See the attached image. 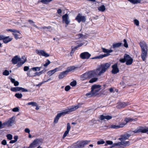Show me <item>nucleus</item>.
<instances>
[{"instance_id":"nucleus-48","label":"nucleus","mask_w":148,"mask_h":148,"mask_svg":"<svg viewBox=\"0 0 148 148\" xmlns=\"http://www.w3.org/2000/svg\"><path fill=\"white\" fill-rule=\"evenodd\" d=\"M110 127L113 129H119L118 125H111Z\"/></svg>"},{"instance_id":"nucleus-12","label":"nucleus","mask_w":148,"mask_h":148,"mask_svg":"<svg viewBox=\"0 0 148 148\" xmlns=\"http://www.w3.org/2000/svg\"><path fill=\"white\" fill-rule=\"evenodd\" d=\"M36 52L40 56H42L45 57H47L49 56V55L46 52L43 50L37 49L36 50Z\"/></svg>"},{"instance_id":"nucleus-1","label":"nucleus","mask_w":148,"mask_h":148,"mask_svg":"<svg viewBox=\"0 0 148 148\" xmlns=\"http://www.w3.org/2000/svg\"><path fill=\"white\" fill-rule=\"evenodd\" d=\"M139 44L142 51L141 55V58L143 61H145L148 52V47L147 44L144 41L140 42Z\"/></svg>"},{"instance_id":"nucleus-42","label":"nucleus","mask_w":148,"mask_h":148,"mask_svg":"<svg viewBox=\"0 0 148 148\" xmlns=\"http://www.w3.org/2000/svg\"><path fill=\"white\" fill-rule=\"evenodd\" d=\"M89 123L90 125H92L93 124H94L97 123V120L94 119H92L91 121H90L89 122Z\"/></svg>"},{"instance_id":"nucleus-58","label":"nucleus","mask_w":148,"mask_h":148,"mask_svg":"<svg viewBox=\"0 0 148 148\" xmlns=\"http://www.w3.org/2000/svg\"><path fill=\"white\" fill-rule=\"evenodd\" d=\"M21 90L23 92H27L28 91L27 89H25L24 88H23L22 87H21Z\"/></svg>"},{"instance_id":"nucleus-37","label":"nucleus","mask_w":148,"mask_h":148,"mask_svg":"<svg viewBox=\"0 0 148 148\" xmlns=\"http://www.w3.org/2000/svg\"><path fill=\"white\" fill-rule=\"evenodd\" d=\"M75 69V68L74 66H71L70 67H68L66 71H67L68 72V73H69L70 71L74 70Z\"/></svg>"},{"instance_id":"nucleus-39","label":"nucleus","mask_w":148,"mask_h":148,"mask_svg":"<svg viewBox=\"0 0 148 148\" xmlns=\"http://www.w3.org/2000/svg\"><path fill=\"white\" fill-rule=\"evenodd\" d=\"M7 31L8 32L10 31L11 32H13L14 33L15 32H18V33L19 34V32L18 31L16 30L15 29H7Z\"/></svg>"},{"instance_id":"nucleus-20","label":"nucleus","mask_w":148,"mask_h":148,"mask_svg":"<svg viewBox=\"0 0 148 148\" xmlns=\"http://www.w3.org/2000/svg\"><path fill=\"white\" fill-rule=\"evenodd\" d=\"M62 18L63 21H64L66 24L68 25L70 21L68 20V15L67 14H66L62 16Z\"/></svg>"},{"instance_id":"nucleus-36","label":"nucleus","mask_w":148,"mask_h":148,"mask_svg":"<svg viewBox=\"0 0 148 148\" xmlns=\"http://www.w3.org/2000/svg\"><path fill=\"white\" fill-rule=\"evenodd\" d=\"M86 42H83L79 44L78 45H77L76 47L77 48L78 47H81L83 45H84L86 46L87 45V43H86Z\"/></svg>"},{"instance_id":"nucleus-14","label":"nucleus","mask_w":148,"mask_h":148,"mask_svg":"<svg viewBox=\"0 0 148 148\" xmlns=\"http://www.w3.org/2000/svg\"><path fill=\"white\" fill-rule=\"evenodd\" d=\"M15 119V117L13 116L10 118L8 121L5 122V126L8 127L12 126L14 123Z\"/></svg>"},{"instance_id":"nucleus-34","label":"nucleus","mask_w":148,"mask_h":148,"mask_svg":"<svg viewBox=\"0 0 148 148\" xmlns=\"http://www.w3.org/2000/svg\"><path fill=\"white\" fill-rule=\"evenodd\" d=\"M98 78L97 77H94L92 78L89 82L90 83H93V82H96L98 80Z\"/></svg>"},{"instance_id":"nucleus-43","label":"nucleus","mask_w":148,"mask_h":148,"mask_svg":"<svg viewBox=\"0 0 148 148\" xmlns=\"http://www.w3.org/2000/svg\"><path fill=\"white\" fill-rule=\"evenodd\" d=\"M9 74V71L7 70H5L3 73V74L5 76H8Z\"/></svg>"},{"instance_id":"nucleus-33","label":"nucleus","mask_w":148,"mask_h":148,"mask_svg":"<svg viewBox=\"0 0 148 148\" xmlns=\"http://www.w3.org/2000/svg\"><path fill=\"white\" fill-rule=\"evenodd\" d=\"M125 125L126 123H125L120 122L119 123V125H118V126L119 128H120L123 127Z\"/></svg>"},{"instance_id":"nucleus-13","label":"nucleus","mask_w":148,"mask_h":148,"mask_svg":"<svg viewBox=\"0 0 148 148\" xmlns=\"http://www.w3.org/2000/svg\"><path fill=\"white\" fill-rule=\"evenodd\" d=\"M91 56V55L87 52H83L80 55V58L82 59H88Z\"/></svg>"},{"instance_id":"nucleus-52","label":"nucleus","mask_w":148,"mask_h":148,"mask_svg":"<svg viewBox=\"0 0 148 148\" xmlns=\"http://www.w3.org/2000/svg\"><path fill=\"white\" fill-rule=\"evenodd\" d=\"M19 109L18 107H16L13 108L12 111L14 112H18L19 111Z\"/></svg>"},{"instance_id":"nucleus-21","label":"nucleus","mask_w":148,"mask_h":148,"mask_svg":"<svg viewBox=\"0 0 148 148\" xmlns=\"http://www.w3.org/2000/svg\"><path fill=\"white\" fill-rule=\"evenodd\" d=\"M68 73V72L66 70L61 72L58 75V78L59 79H63L66 76Z\"/></svg>"},{"instance_id":"nucleus-16","label":"nucleus","mask_w":148,"mask_h":148,"mask_svg":"<svg viewBox=\"0 0 148 148\" xmlns=\"http://www.w3.org/2000/svg\"><path fill=\"white\" fill-rule=\"evenodd\" d=\"M21 59L19 56H16L12 58V62L13 64H16L21 61Z\"/></svg>"},{"instance_id":"nucleus-4","label":"nucleus","mask_w":148,"mask_h":148,"mask_svg":"<svg viewBox=\"0 0 148 148\" xmlns=\"http://www.w3.org/2000/svg\"><path fill=\"white\" fill-rule=\"evenodd\" d=\"M119 61L122 63L126 62V64L127 65H130L133 63V59L129 55L125 54L124 58L120 59Z\"/></svg>"},{"instance_id":"nucleus-8","label":"nucleus","mask_w":148,"mask_h":148,"mask_svg":"<svg viewBox=\"0 0 148 148\" xmlns=\"http://www.w3.org/2000/svg\"><path fill=\"white\" fill-rule=\"evenodd\" d=\"M90 142V140H86L78 141L77 142L76 146L78 148H83L85 145L88 144Z\"/></svg>"},{"instance_id":"nucleus-53","label":"nucleus","mask_w":148,"mask_h":148,"mask_svg":"<svg viewBox=\"0 0 148 148\" xmlns=\"http://www.w3.org/2000/svg\"><path fill=\"white\" fill-rule=\"evenodd\" d=\"M134 24L136 26H138L139 25V21L137 19H135L134 21Z\"/></svg>"},{"instance_id":"nucleus-64","label":"nucleus","mask_w":148,"mask_h":148,"mask_svg":"<svg viewBox=\"0 0 148 148\" xmlns=\"http://www.w3.org/2000/svg\"><path fill=\"white\" fill-rule=\"evenodd\" d=\"M51 26H49L48 27H42V28L44 29H49L51 27Z\"/></svg>"},{"instance_id":"nucleus-3","label":"nucleus","mask_w":148,"mask_h":148,"mask_svg":"<svg viewBox=\"0 0 148 148\" xmlns=\"http://www.w3.org/2000/svg\"><path fill=\"white\" fill-rule=\"evenodd\" d=\"M110 65L111 64L108 63L101 64L97 69V72L98 71H100L98 73V75H101L102 74L104 73Z\"/></svg>"},{"instance_id":"nucleus-15","label":"nucleus","mask_w":148,"mask_h":148,"mask_svg":"<svg viewBox=\"0 0 148 148\" xmlns=\"http://www.w3.org/2000/svg\"><path fill=\"white\" fill-rule=\"evenodd\" d=\"M112 73L114 74H116L119 72V70L118 68L117 64H114L112 66Z\"/></svg>"},{"instance_id":"nucleus-27","label":"nucleus","mask_w":148,"mask_h":148,"mask_svg":"<svg viewBox=\"0 0 148 148\" xmlns=\"http://www.w3.org/2000/svg\"><path fill=\"white\" fill-rule=\"evenodd\" d=\"M22 59L23 58L17 63V66L18 67H21L25 62V60H23Z\"/></svg>"},{"instance_id":"nucleus-56","label":"nucleus","mask_w":148,"mask_h":148,"mask_svg":"<svg viewBox=\"0 0 148 148\" xmlns=\"http://www.w3.org/2000/svg\"><path fill=\"white\" fill-rule=\"evenodd\" d=\"M105 143V142L103 140L99 141L97 142L98 145L103 144Z\"/></svg>"},{"instance_id":"nucleus-57","label":"nucleus","mask_w":148,"mask_h":148,"mask_svg":"<svg viewBox=\"0 0 148 148\" xmlns=\"http://www.w3.org/2000/svg\"><path fill=\"white\" fill-rule=\"evenodd\" d=\"M130 145V142L129 141H125L124 146H128Z\"/></svg>"},{"instance_id":"nucleus-40","label":"nucleus","mask_w":148,"mask_h":148,"mask_svg":"<svg viewBox=\"0 0 148 148\" xmlns=\"http://www.w3.org/2000/svg\"><path fill=\"white\" fill-rule=\"evenodd\" d=\"M15 96L18 99L21 98L22 97V95L21 93H16L15 95Z\"/></svg>"},{"instance_id":"nucleus-47","label":"nucleus","mask_w":148,"mask_h":148,"mask_svg":"<svg viewBox=\"0 0 148 148\" xmlns=\"http://www.w3.org/2000/svg\"><path fill=\"white\" fill-rule=\"evenodd\" d=\"M5 126V122L2 123L1 121H0V128L2 129L4 128Z\"/></svg>"},{"instance_id":"nucleus-7","label":"nucleus","mask_w":148,"mask_h":148,"mask_svg":"<svg viewBox=\"0 0 148 148\" xmlns=\"http://www.w3.org/2000/svg\"><path fill=\"white\" fill-rule=\"evenodd\" d=\"M42 140L41 139H36L30 144L28 148H34L39 145L41 143Z\"/></svg>"},{"instance_id":"nucleus-63","label":"nucleus","mask_w":148,"mask_h":148,"mask_svg":"<svg viewBox=\"0 0 148 148\" xmlns=\"http://www.w3.org/2000/svg\"><path fill=\"white\" fill-rule=\"evenodd\" d=\"M45 83V82H43V81H42V82L38 84L37 85H36V86H37L40 87V86H41L42 84L44 83Z\"/></svg>"},{"instance_id":"nucleus-25","label":"nucleus","mask_w":148,"mask_h":148,"mask_svg":"<svg viewBox=\"0 0 148 148\" xmlns=\"http://www.w3.org/2000/svg\"><path fill=\"white\" fill-rule=\"evenodd\" d=\"M47 71V70L46 69H44L40 71L39 72H36L34 73V76H39L42 74L45 73Z\"/></svg>"},{"instance_id":"nucleus-44","label":"nucleus","mask_w":148,"mask_h":148,"mask_svg":"<svg viewBox=\"0 0 148 148\" xmlns=\"http://www.w3.org/2000/svg\"><path fill=\"white\" fill-rule=\"evenodd\" d=\"M77 84V82L76 81H73L71 82L70 85L73 87L75 86Z\"/></svg>"},{"instance_id":"nucleus-6","label":"nucleus","mask_w":148,"mask_h":148,"mask_svg":"<svg viewBox=\"0 0 148 148\" xmlns=\"http://www.w3.org/2000/svg\"><path fill=\"white\" fill-rule=\"evenodd\" d=\"M94 77V74L93 71L86 72L81 75V78L83 80L90 79Z\"/></svg>"},{"instance_id":"nucleus-60","label":"nucleus","mask_w":148,"mask_h":148,"mask_svg":"<svg viewBox=\"0 0 148 148\" xmlns=\"http://www.w3.org/2000/svg\"><path fill=\"white\" fill-rule=\"evenodd\" d=\"M6 141L5 140H2L1 142L2 144L4 145H6Z\"/></svg>"},{"instance_id":"nucleus-55","label":"nucleus","mask_w":148,"mask_h":148,"mask_svg":"<svg viewBox=\"0 0 148 148\" xmlns=\"http://www.w3.org/2000/svg\"><path fill=\"white\" fill-rule=\"evenodd\" d=\"M77 49V48L75 47L74 48H73L71 50V55H72V54H73L75 52V50Z\"/></svg>"},{"instance_id":"nucleus-26","label":"nucleus","mask_w":148,"mask_h":148,"mask_svg":"<svg viewBox=\"0 0 148 148\" xmlns=\"http://www.w3.org/2000/svg\"><path fill=\"white\" fill-rule=\"evenodd\" d=\"M123 44L122 43L119 42L115 44H114L113 45L112 48L114 49L116 48L119 47L121 46H123Z\"/></svg>"},{"instance_id":"nucleus-10","label":"nucleus","mask_w":148,"mask_h":148,"mask_svg":"<svg viewBox=\"0 0 148 148\" xmlns=\"http://www.w3.org/2000/svg\"><path fill=\"white\" fill-rule=\"evenodd\" d=\"M79 107L78 106H72L70 108H69L67 109H66L63 111V112L64 113L65 115L66 114H69V113L74 111L76 109L78 108Z\"/></svg>"},{"instance_id":"nucleus-2","label":"nucleus","mask_w":148,"mask_h":148,"mask_svg":"<svg viewBox=\"0 0 148 148\" xmlns=\"http://www.w3.org/2000/svg\"><path fill=\"white\" fill-rule=\"evenodd\" d=\"M101 86L99 85H94L92 86L90 92L86 93V95L90 97L93 95H97L101 89Z\"/></svg>"},{"instance_id":"nucleus-22","label":"nucleus","mask_w":148,"mask_h":148,"mask_svg":"<svg viewBox=\"0 0 148 148\" xmlns=\"http://www.w3.org/2000/svg\"><path fill=\"white\" fill-rule=\"evenodd\" d=\"M137 120V118L134 119L130 117H126L124 121L125 122V123L126 124L127 123L131 122L133 121H135Z\"/></svg>"},{"instance_id":"nucleus-30","label":"nucleus","mask_w":148,"mask_h":148,"mask_svg":"<svg viewBox=\"0 0 148 148\" xmlns=\"http://www.w3.org/2000/svg\"><path fill=\"white\" fill-rule=\"evenodd\" d=\"M21 87H16L12 88L11 89V91L16 92L18 91H21Z\"/></svg>"},{"instance_id":"nucleus-41","label":"nucleus","mask_w":148,"mask_h":148,"mask_svg":"<svg viewBox=\"0 0 148 148\" xmlns=\"http://www.w3.org/2000/svg\"><path fill=\"white\" fill-rule=\"evenodd\" d=\"M28 105H31L32 106H35L37 105V103L35 102H28Z\"/></svg>"},{"instance_id":"nucleus-50","label":"nucleus","mask_w":148,"mask_h":148,"mask_svg":"<svg viewBox=\"0 0 148 148\" xmlns=\"http://www.w3.org/2000/svg\"><path fill=\"white\" fill-rule=\"evenodd\" d=\"M28 22L29 23H30L34 27L36 26V25L35 24L34 22L30 20H28Z\"/></svg>"},{"instance_id":"nucleus-46","label":"nucleus","mask_w":148,"mask_h":148,"mask_svg":"<svg viewBox=\"0 0 148 148\" xmlns=\"http://www.w3.org/2000/svg\"><path fill=\"white\" fill-rule=\"evenodd\" d=\"M47 62L43 65V66L45 67H47L51 63L50 61L48 59L47 60Z\"/></svg>"},{"instance_id":"nucleus-32","label":"nucleus","mask_w":148,"mask_h":148,"mask_svg":"<svg viewBox=\"0 0 148 148\" xmlns=\"http://www.w3.org/2000/svg\"><path fill=\"white\" fill-rule=\"evenodd\" d=\"M127 104L124 102H121L119 103V106L121 108H124L127 106Z\"/></svg>"},{"instance_id":"nucleus-59","label":"nucleus","mask_w":148,"mask_h":148,"mask_svg":"<svg viewBox=\"0 0 148 148\" xmlns=\"http://www.w3.org/2000/svg\"><path fill=\"white\" fill-rule=\"evenodd\" d=\"M120 145H121V144H120V142H119L118 143H116L114 144V145L112 146L111 147H110L111 148H112L114 147L115 146Z\"/></svg>"},{"instance_id":"nucleus-38","label":"nucleus","mask_w":148,"mask_h":148,"mask_svg":"<svg viewBox=\"0 0 148 148\" xmlns=\"http://www.w3.org/2000/svg\"><path fill=\"white\" fill-rule=\"evenodd\" d=\"M42 67V66L39 67H34L32 68V69L34 71H39Z\"/></svg>"},{"instance_id":"nucleus-19","label":"nucleus","mask_w":148,"mask_h":148,"mask_svg":"<svg viewBox=\"0 0 148 148\" xmlns=\"http://www.w3.org/2000/svg\"><path fill=\"white\" fill-rule=\"evenodd\" d=\"M12 39V38L9 36H4L3 40V42L5 44H7L10 42Z\"/></svg>"},{"instance_id":"nucleus-54","label":"nucleus","mask_w":148,"mask_h":148,"mask_svg":"<svg viewBox=\"0 0 148 148\" xmlns=\"http://www.w3.org/2000/svg\"><path fill=\"white\" fill-rule=\"evenodd\" d=\"M101 49L105 53H108V49H106L105 48L103 47L101 48Z\"/></svg>"},{"instance_id":"nucleus-31","label":"nucleus","mask_w":148,"mask_h":148,"mask_svg":"<svg viewBox=\"0 0 148 148\" xmlns=\"http://www.w3.org/2000/svg\"><path fill=\"white\" fill-rule=\"evenodd\" d=\"M106 9L105 6L102 5L98 8V10L101 12L104 11Z\"/></svg>"},{"instance_id":"nucleus-23","label":"nucleus","mask_w":148,"mask_h":148,"mask_svg":"<svg viewBox=\"0 0 148 148\" xmlns=\"http://www.w3.org/2000/svg\"><path fill=\"white\" fill-rule=\"evenodd\" d=\"M112 118V117L111 116L109 115L104 116L103 115H101L100 116V119L101 120H103L105 119L108 120L111 119Z\"/></svg>"},{"instance_id":"nucleus-11","label":"nucleus","mask_w":148,"mask_h":148,"mask_svg":"<svg viewBox=\"0 0 148 148\" xmlns=\"http://www.w3.org/2000/svg\"><path fill=\"white\" fill-rule=\"evenodd\" d=\"M113 51V50L110 49V50H108V53L106 54H105L103 55H99V56H96L93 58H91V59H102L103 58L109 56V55H110V54L109 53H110L111 52H112Z\"/></svg>"},{"instance_id":"nucleus-62","label":"nucleus","mask_w":148,"mask_h":148,"mask_svg":"<svg viewBox=\"0 0 148 148\" xmlns=\"http://www.w3.org/2000/svg\"><path fill=\"white\" fill-rule=\"evenodd\" d=\"M122 137L123 140H126L128 139V138H127L126 135H123L122 136Z\"/></svg>"},{"instance_id":"nucleus-5","label":"nucleus","mask_w":148,"mask_h":148,"mask_svg":"<svg viewBox=\"0 0 148 148\" xmlns=\"http://www.w3.org/2000/svg\"><path fill=\"white\" fill-rule=\"evenodd\" d=\"M148 132V128L146 127H140L138 129H136L134 131L130 130L128 132V133L130 134L131 136L133 135L134 133H137L139 132L142 133H146Z\"/></svg>"},{"instance_id":"nucleus-18","label":"nucleus","mask_w":148,"mask_h":148,"mask_svg":"<svg viewBox=\"0 0 148 148\" xmlns=\"http://www.w3.org/2000/svg\"><path fill=\"white\" fill-rule=\"evenodd\" d=\"M71 129V125L69 123H68L67 124V126L66 127V130L64 134L63 135L62 138L64 139L67 136V135L68 134L69 131Z\"/></svg>"},{"instance_id":"nucleus-49","label":"nucleus","mask_w":148,"mask_h":148,"mask_svg":"<svg viewBox=\"0 0 148 148\" xmlns=\"http://www.w3.org/2000/svg\"><path fill=\"white\" fill-rule=\"evenodd\" d=\"M7 137L8 139L9 140H11L12 138V136L11 134H8L7 135Z\"/></svg>"},{"instance_id":"nucleus-24","label":"nucleus","mask_w":148,"mask_h":148,"mask_svg":"<svg viewBox=\"0 0 148 148\" xmlns=\"http://www.w3.org/2000/svg\"><path fill=\"white\" fill-rule=\"evenodd\" d=\"M59 70V69L56 68L53 70L49 71L47 72V74L49 76H51L56 71Z\"/></svg>"},{"instance_id":"nucleus-35","label":"nucleus","mask_w":148,"mask_h":148,"mask_svg":"<svg viewBox=\"0 0 148 148\" xmlns=\"http://www.w3.org/2000/svg\"><path fill=\"white\" fill-rule=\"evenodd\" d=\"M18 33V32H15L14 33H13V35L14 36V37L16 39H17L18 38H21L20 37V35L17 34V33ZM19 34H20L19 33Z\"/></svg>"},{"instance_id":"nucleus-29","label":"nucleus","mask_w":148,"mask_h":148,"mask_svg":"<svg viewBox=\"0 0 148 148\" xmlns=\"http://www.w3.org/2000/svg\"><path fill=\"white\" fill-rule=\"evenodd\" d=\"M132 3L133 4H136L140 3L141 2V0H127Z\"/></svg>"},{"instance_id":"nucleus-61","label":"nucleus","mask_w":148,"mask_h":148,"mask_svg":"<svg viewBox=\"0 0 148 148\" xmlns=\"http://www.w3.org/2000/svg\"><path fill=\"white\" fill-rule=\"evenodd\" d=\"M106 142L107 144L108 145H112L113 144V142L110 140H107Z\"/></svg>"},{"instance_id":"nucleus-28","label":"nucleus","mask_w":148,"mask_h":148,"mask_svg":"<svg viewBox=\"0 0 148 148\" xmlns=\"http://www.w3.org/2000/svg\"><path fill=\"white\" fill-rule=\"evenodd\" d=\"M11 82L14 84L15 86H17L19 85V83L17 81H15V79L11 78L10 79Z\"/></svg>"},{"instance_id":"nucleus-17","label":"nucleus","mask_w":148,"mask_h":148,"mask_svg":"<svg viewBox=\"0 0 148 148\" xmlns=\"http://www.w3.org/2000/svg\"><path fill=\"white\" fill-rule=\"evenodd\" d=\"M65 115V114L63 112L58 114L54 118V122L55 123H57L60 118L62 116H64Z\"/></svg>"},{"instance_id":"nucleus-9","label":"nucleus","mask_w":148,"mask_h":148,"mask_svg":"<svg viewBox=\"0 0 148 148\" xmlns=\"http://www.w3.org/2000/svg\"><path fill=\"white\" fill-rule=\"evenodd\" d=\"M75 20L79 23L81 22L84 23L86 20V17L84 16H82V14L79 13L76 16Z\"/></svg>"},{"instance_id":"nucleus-45","label":"nucleus","mask_w":148,"mask_h":148,"mask_svg":"<svg viewBox=\"0 0 148 148\" xmlns=\"http://www.w3.org/2000/svg\"><path fill=\"white\" fill-rule=\"evenodd\" d=\"M123 42H124L123 46L126 48H127L128 47V45L127 43V40L125 39L124 40Z\"/></svg>"},{"instance_id":"nucleus-51","label":"nucleus","mask_w":148,"mask_h":148,"mask_svg":"<svg viewBox=\"0 0 148 148\" xmlns=\"http://www.w3.org/2000/svg\"><path fill=\"white\" fill-rule=\"evenodd\" d=\"M71 88V87L69 86H67L65 88V90L66 91H68Z\"/></svg>"}]
</instances>
